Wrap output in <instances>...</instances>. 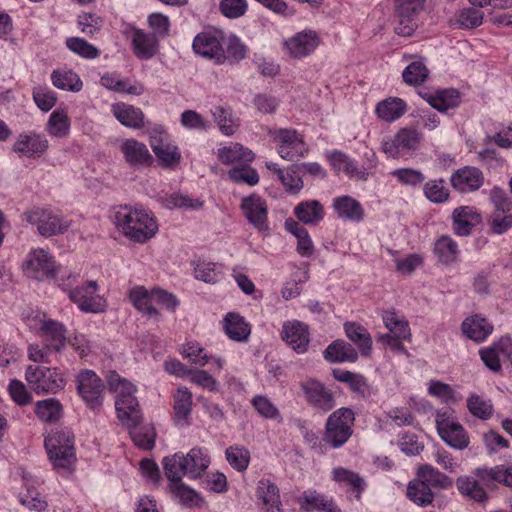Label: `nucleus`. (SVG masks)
Here are the masks:
<instances>
[{"label": "nucleus", "instance_id": "58", "mask_svg": "<svg viewBox=\"0 0 512 512\" xmlns=\"http://www.w3.org/2000/svg\"><path fill=\"white\" fill-rule=\"evenodd\" d=\"M290 193H298L303 188V181L299 175V167L292 165L284 171H279L278 178Z\"/></svg>", "mask_w": 512, "mask_h": 512}, {"label": "nucleus", "instance_id": "32", "mask_svg": "<svg viewBox=\"0 0 512 512\" xmlns=\"http://www.w3.org/2000/svg\"><path fill=\"white\" fill-rule=\"evenodd\" d=\"M337 215L346 220L359 222L364 218V209L359 201L350 196H341L333 200Z\"/></svg>", "mask_w": 512, "mask_h": 512}, {"label": "nucleus", "instance_id": "43", "mask_svg": "<svg viewBox=\"0 0 512 512\" xmlns=\"http://www.w3.org/2000/svg\"><path fill=\"white\" fill-rule=\"evenodd\" d=\"M375 111L379 118L391 122L405 113L406 104L400 98H388L378 103Z\"/></svg>", "mask_w": 512, "mask_h": 512}, {"label": "nucleus", "instance_id": "64", "mask_svg": "<svg viewBox=\"0 0 512 512\" xmlns=\"http://www.w3.org/2000/svg\"><path fill=\"white\" fill-rule=\"evenodd\" d=\"M488 223L492 233L502 235L512 228V213H491Z\"/></svg>", "mask_w": 512, "mask_h": 512}, {"label": "nucleus", "instance_id": "56", "mask_svg": "<svg viewBox=\"0 0 512 512\" xmlns=\"http://www.w3.org/2000/svg\"><path fill=\"white\" fill-rule=\"evenodd\" d=\"M402 77L409 85H421L428 77V69L423 62L414 61L404 69Z\"/></svg>", "mask_w": 512, "mask_h": 512}, {"label": "nucleus", "instance_id": "24", "mask_svg": "<svg viewBox=\"0 0 512 512\" xmlns=\"http://www.w3.org/2000/svg\"><path fill=\"white\" fill-rule=\"evenodd\" d=\"M376 156L373 152L370 153V157H368V166L363 169H359L355 162L347 157L342 152H335L332 155V164L338 170H342L349 177L357 178L361 180H366L369 175V170L376 166Z\"/></svg>", "mask_w": 512, "mask_h": 512}, {"label": "nucleus", "instance_id": "12", "mask_svg": "<svg viewBox=\"0 0 512 512\" xmlns=\"http://www.w3.org/2000/svg\"><path fill=\"white\" fill-rule=\"evenodd\" d=\"M421 138L422 135L417 130L403 128L393 139L384 141L382 148L387 155L393 158L402 157L416 150Z\"/></svg>", "mask_w": 512, "mask_h": 512}, {"label": "nucleus", "instance_id": "23", "mask_svg": "<svg viewBox=\"0 0 512 512\" xmlns=\"http://www.w3.org/2000/svg\"><path fill=\"white\" fill-rule=\"evenodd\" d=\"M453 231L458 236H468L481 221L480 215L470 206H460L452 213Z\"/></svg>", "mask_w": 512, "mask_h": 512}, {"label": "nucleus", "instance_id": "63", "mask_svg": "<svg viewBox=\"0 0 512 512\" xmlns=\"http://www.w3.org/2000/svg\"><path fill=\"white\" fill-rule=\"evenodd\" d=\"M219 9L225 17L236 19L246 13L248 4L246 0H221Z\"/></svg>", "mask_w": 512, "mask_h": 512}, {"label": "nucleus", "instance_id": "19", "mask_svg": "<svg viewBox=\"0 0 512 512\" xmlns=\"http://www.w3.org/2000/svg\"><path fill=\"white\" fill-rule=\"evenodd\" d=\"M451 185L461 193L478 190L484 183L482 171L476 167L465 166L456 170L451 176Z\"/></svg>", "mask_w": 512, "mask_h": 512}, {"label": "nucleus", "instance_id": "1", "mask_svg": "<svg viewBox=\"0 0 512 512\" xmlns=\"http://www.w3.org/2000/svg\"><path fill=\"white\" fill-rule=\"evenodd\" d=\"M110 390L117 393L115 408L119 420L129 429V434L136 446L144 450H151L155 444L156 433L150 424L141 425L142 413L139 403L134 396L136 387L111 371L107 376Z\"/></svg>", "mask_w": 512, "mask_h": 512}, {"label": "nucleus", "instance_id": "17", "mask_svg": "<svg viewBox=\"0 0 512 512\" xmlns=\"http://www.w3.org/2000/svg\"><path fill=\"white\" fill-rule=\"evenodd\" d=\"M279 140L278 153L287 161H295L303 157L308 151L305 143L300 139L295 130L279 129L276 132Z\"/></svg>", "mask_w": 512, "mask_h": 512}, {"label": "nucleus", "instance_id": "22", "mask_svg": "<svg viewBox=\"0 0 512 512\" xmlns=\"http://www.w3.org/2000/svg\"><path fill=\"white\" fill-rule=\"evenodd\" d=\"M39 332L40 336L45 340L48 349L59 352L66 345L67 330L65 326L58 321L52 319L43 320Z\"/></svg>", "mask_w": 512, "mask_h": 512}, {"label": "nucleus", "instance_id": "49", "mask_svg": "<svg viewBox=\"0 0 512 512\" xmlns=\"http://www.w3.org/2000/svg\"><path fill=\"white\" fill-rule=\"evenodd\" d=\"M214 121L217 123L220 131L225 135L234 134L237 124L233 119V114L230 108L223 106H215L211 109Z\"/></svg>", "mask_w": 512, "mask_h": 512}, {"label": "nucleus", "instance_id": "40", "mask_svg": "<svg viewBox=\"0 0 512 512\" xmlns=\"http://www.w3.org/2000/svg\"><path fill=\"white\" fill-rule=\"evenodd\" d=\"M257 496L271 512H282L278 487L268 479H261L257 486Z\"/></svg>", "mask_w": 512, "mask_h": 512}, {"label": "nucleus", "instance_id": "53", "mask_svg": "<svg viewBox=\"0 0 512 512\" xmlns=\"http://www.w3.org/2000/svg\"><path fill=\"white\" fill-rule=\"evenodd\" d=\"M385 327L397 338H410L411 332L408 322L396 315L395 312H388L383 316Z\"/></svg>", "mask_w": 512, "mask_h": 512}, {"label": "nucleus", "instance_id": "57", "mask_svg": "<svg viewBox=\"0 0 512 512\" xmlns=\"http://www.w3.org/2000/svg\"><path fill=\"white\" fill-rule=\"evenodd\" d=\"M170 490L179 498L181 503L185 506L198 505L199 495L198 493L184 484L182 480L170 481Z\"/></svg>", "mask_w": 512, "mask_h": 512}, {"label": "nucleus", "instance_id": "20", "mask_svg": "<svg viewBox=\"0 0 512 512\" xmlns=\"http://www.w3.org/2000/svg\"><path fill=\"white\" fill-rule=\"evenodd\" d=\"M193 50L198 55L214 60L216 64L225 61V53L218 38L210 32L199 33L194 38Z\"/></svg>", "mask_w": 512, "mask_h": 512}, {"label": "nucleus", "instance_id": "54", "mask_svg": "<svg viewBox=\"0 0 512 512\" xmlns=\"http://www.w3.org/2000/svg\"><path fill=\"white\" fill-rule=\"evenodd\" d=\"M66 46L73 53L86 59H95L100 51L94 45L79 37H71L66 40Z\"/></svg>", "mask_w": 512, "mask_h": 512}, {"label": "nucleus", "instance_id": "33", "mask_svg": "<svg viewBox=\"0 0 512 512\" xmlns=\"http://www.w3.org/2000/svg\"><path fill=\"white\" fill-rule=\"evenodd\" d=\"M129 299L133 306L150 318H157L159 313L153 306L154 296L152 290L148 291L144 286H135L129 291Z\"/></svg>", "mask_w": 512, "mask_h": 512}, {"label": "nucleus", "instance_id": "13", "mask_svg": "<svg viewBox=\"0 0 512 512\" xmlns=\"http://www.w3.org/2000/svg\"><path fill=\"white\" fill-rule=\"evenodd\" d=\"M300 386L307 403L313 408L327 413L335 407L336 402L333 392L321 382L309 379L302 382Z\"/></svg>", "mask_w": 512, "mask_h": 512}, {"label": "nucleus", "instance_id": "35", "mask_svg": "<svg viewBox=\"0 0 512 512\" xmlns=\"http://www.w3.org/2000/svg\"><path fill=\"white\" fill-rule=\"evenodd\" d=\"M317 44L316 35L312 32L299 33L285 42V46L295 58L307 56L314 51Z\"/></svg>", "mask_w": 512, "mask_h": 512}, {"label": "nucleus", "instance_id": "41", "mask_svg": "<svg viewBox=\"0 0 512 512\" xmlns=\"http://www.w3.org/2000/svg\"><path fill=\"white\" fill-rule=\"evenodd\" d=\"M346 336L357 345L362 355H369L372 348V339L367 329L356 323L344 325Z\"/></svg>", "mask_w": 512, "mask_h": 512}, {"label": "nucleus", "instance_id": "39", "mask_svg": "<svg viewBox=\"0 0 512 512\" xmlns=\"http://www.w3.org/2000/svg\"><path fill=\"white\" fill-rule=\"evenodd\" d=\"M100 83L108 90L118 93H127L131 95H140L143 92L141 85H132L128 79H122L117 73H106L101 79Z\"/></svg>", "mask_w": 512, "mask_h": 512}, {"label": "nucleus", "instance_id": "9", "mask_svg": "<svg viewBox=\"0 0 512 512\" xmlns=\"http://www.w3.org/2000/svg\"><path fill=\"white\" fill-rule=\"evenodd\" d=\"M98 284L94 280L70 290L69 298L78 308L86 313H101L107 308L104 297L97 293Z\"/></svg>", "mask_w": 512, "mask_h": 512}, {"label": "nucleus", "instance_id": "36", "mask_svg": "<svg viewBox=\"0 0 512 512\" xmlns=\"http://www.w3.org/2000/svg\"><path fill=\"white\" fill-rule=\"evenodd\" d=\"M456 487L460 494L469 500L477 503H485L488 500V494L483 486L472 476H460L456 479Z\"/></svg>", "mask_w": 512, "mask_h": 512}, {"label": "nucleus", "instance_id": "62", "mask_svg": "<svg viewBox=\"0 0 512 512\" xmlns=\"http://www.w3.org/2000/svg\"><path fill=\"white\" fill-rule=\"evenodd\" d=\"M69 131L68 117L64 112L53 111L48 121V132L55 137H63Z\"/></svg>", "mask_w": 512, "mask_h": 512}, {"label": "nucleus", "instance_id": "46", "mask_svg": "<svg viewBox=\"0 0 512 512\" xmlns=\"http://www.w3.org/2000/svg\"><path fill=\"white\" fill-rule=\"evenodd\" d=\"M434 252L444 264H451L457 259L458 245L447 235L441 236L435 243Z\"/></svg>", "mask_w": 512, "mask_h": 512}, {"label": "nucleus", "instance_id": "51", "mask_svg": "<svg viewBox=\"0 0 512 512\" xmlns=\"http://www.w3.org/2000/svg\"><path fill=\"white\" fill-rule=\"evenodd\" d=\"M229 178L235 183H245L255 186L259 182L257 171L249 166V163L237 165L228 171Z\"/></svg>", "mask_w": 512, "mask_h": 512}, {"label": "nucleus", "instance_id": "28", "mask_svg": "<svg viewBox=\"0 0 512 512\" xmlns=\"http://www.w3.org/2000/svg\"><path fill=\"white\" fill-rule=\"evenodd\" d=\"M158 41L154 34L145 33L143 30L135 29L132 35V46L134 54L142 60L151 59L157 51Z\"/></svg>", "mask_w": 512, "mask_h": 512}, {"label": "nucleus", "instance_id": "27", "mask_svg": "<svg viewBox=\"0 0 512 512\" xmlns=\"http://www.w3.org/2000/svg\"><path fill=\"white\" fill-rule=\"evenodd\" d=\"M300 509L304 512H311L314 510L325 512H339L338 507L332 499H328L324 495L315 490H308L298 500Z\"/></svg>", "mask_w": 512, "mask_h": 512}, {"label": "nucleus", "instance_id": "16", "mask_svg": "<svg viewBox=\"0 0 512 512\" xmlns=\"http://www.w3.org/2000/svg\"><path fill=\"white\" fill-rule=\"evenodd\" d=\"M241 209L250 224L259 231H267L269 229L267 215L268 207L260 196L252 194L244 197L241 203Z\"/></svg>", "mask_w": 512, "mask_h": 512}, {"label": "nucleus", "instance_id": "2", "mask_svg": "<svg viewBox=\"0 0 512 512\" xmlns=\"http://www.w3.org/2000/svg\"><path fill=\"white\" fill-rule=\"evenodd\" d=\"M116 227L131 240L144 243L158 231V224L151 212L141 206H121L114 214Z\"/></svg>", "mask_w": 512, "mask_h": 512}, {"label": "nucleus", "instance_id": "42", "mask_svg": "<svg viewBox=\"0 0 512 512\" xmlns=\"http://www.w3.org/2000/svg\"><path fill=\"white\" fill-rule=\"evenodd\" d=\"M53 85L61 90L79 92L83 83L80 77L72 70L57 69L51 73Z\"/></svg>", "mask_w": 512, "mask_h": 512}, {"label": "nucleus", "instance_id": "5", "mask_svg": "<svg viewBox=\"0 0 512 512\" xmlns=\"http://www.w3.org/2000/svg\"><path fill=\"white\" fill-rule=\"evenodd\" d=\"M25 377L30 389L37 394H55L66 384L64 377L56 368L28 366Z\"/></svg>", "mask_w": 512, "mask_h": 512}, {"label": "nucleus", "instance_id": "8", "mask_svg": "<svg viewBox=\"0 0 512 512\" xmlns=\"http://www.w3.org/2000/svg\"><path fill=\"white\" fill-rule=\"evenodd\" d=\"M24 217L29 223L36 225L39 234L44 237L64 234L70 226V223L60 215L43 208L27 211Z\"/></svg>", "mask_w": 512, "mask_h": 512}, {"label": "nucleus", "instance_id": "15", "mask_svg": "<svg viewBox=\"0 0 512 512\" xmlns=\"http://www.w3.org/2000/svg\"><path fill=\"white\" fill-rule=\"evenodd\" d=\"M120 151L125 161L134 169L150 167L154 163V158L147 146L136 139H124L121 142Z\"/></svg>", "mask_w": 512, "mask_h": 512}, {"label": "nucleus", "instance_id": "10", "mask_svg": "<svg viewBox=\"0 0 512 512\" xmlns=\"http://www.w3.org/2000/svg\"><path fill=\"white\" fill-rule=\"evenodd\" d=\"M23 270L28 278L42 281L54 278L57 267L53 257L46 250L39 248L28 254Z\"/></svg>", "mask_w": 512, "mask_h": 512}, {"label": "nucleus", "instance_id": "60", "mask_svg": "<svg viewBox=\"0 0 512 512\" xmlns=\"http://www.w3.org/2000/svg\"><path fill=\"white\" fill-rule=\"evenodd\" d=\"M226 459L234 469L242 472L249 465L250 454L245 448L231 446L226 449Z\"/></svg>", "mask_w": 512, "mask_h": 512}, {"label": "nucleus", "instance_id": "21", "mask_svg": "<svg viewBox=\"0 0 512 512\" xmlns=\"http://www.w3.org/2000/svg\"><path fill=\"white\" fill-rule=\"evenodd\" d=\"M282 339L297 353H305L309 344L308 327L299 321L283 324Z\"/></svg>", "mask_w": 512, "mask_h": 512}, {"label": "nucleus", "instance_id": "30", "mask_svg": "<svg viewBox=\"0 0 512 512\" xmlns=\"http://www.w3.org/2000/svg\"><path fill=\"white\" fill-rule=\"evenodd\" d=\"M324 358L331 363L355 362L358 352L344 340H335L324 351Z\"/></svg>", "mask_w": 512, "mask_h": 512}, {"label": "nucleus", "instance_id": "55", "mask_svg": "<svg viewBox=\"0 0 512 512\" xmlns=\"http://www.w3.org/2000/svg\"><path fill=\"white\" fill-rule=\"evenodd\" d=\"M154 152L158 159L159 165L163 168H172L176 166L181 160V154L177 146L166 143L161 148H157Z\"/></svg>", "mask_w": 512, "mask_h": 512}, {"label": "nucleus", "instance_id": "11", "mask_svg": "<svg viewBox=\"0 0 512 512\" xmlns=\"http://www.w3.org/2000/svg\"><path fill=\"white\" fill-rule=\"evenodd\" d=\"M102 380L92 370H84L77 375V391L86 405L97 410L103 404Z\"/></svg>", "mask_w": 512, "mask_h": 512}, {"label": "nucleus", "instance_id": "38", "mask_svg": "<svg viewBox=\"0 0 512 512\" xmlns=\"http://www.w3.org/2000/svg\"><path fill=\"white\" fill-rule=\"evenodd\" d=\"M112 110L116 119L127 127L139 129L144 124V114L140 108L127 104H116Z\"/></svg>", "mask_w": 512, "mask_h": 512}, {"label": "nucleus", "instance_id": "25", "mask_svg": "<svg viewBox=\"0 0 512 512\" xmlns=\"http://www.w3.org/2000/svg\"><path fill=\"white\" fill-rule=\"evenodd\" d=\"M462 333L477 343L484 341L493 331V325L481 315H472L461 324Z\"/></svg>", "mask_w": 512, "mask_h": 512}, {"label": "nucleus", "instance_id": "3", "mask_svg": "<svg viewBox=\"0 0 512 512\" xmlns=\"http://www.w3.org/2000/svg\"><path fill=\"white\" fill-rule=\"evenodd\" d=\"M163 468L169 481L182 480L184 475L190 479L200 478L210 465V456L204 448L194 447L186 456L175 453L164 457Z\"/></svg>", "mask_w": 512, "mask_h": 512}, {"label": "nucleus", "instance_id": "59", "mask_svg": "<svg viewBox=\"0 0 512 512\" xmlns=\"http://www.w3.org/2000/svg\"><path fill=\"white\" fill-rule=\"evenodd\" d=\"M467 407L473 416L482 420L489 419L493 413V406L490 401H486L476 394H472L467 399Z\"/></svg>", "mask_w": 512, "mask_h": 512}, {"label": "nucleus", "instance_id": "4", "mask_svg": "<svg viewBox=\"0 0 512 512\" xmlns=\"http://www.w3.org/2000/svg\"><path fill=\"white\" fill-rule=\"evenodd\" d=\"M355 415L352 409L342 407L328 417L323 442L331 448L342 447L351 437Z\"/></svg>", "mask_w": 512, "mask_h": 512}, {"label": "nucleus", "instance_id": "34", "mask_svg": "<svg viewBox=\"0 0 512 512\" xmlns=\"http://www.w3.org/2000/svg\"><path fill=\"white\" fill-rule=\"evenodd\" d=\"M406 496L419 507H429L435 499V491H432L421 479L414 478L408 483Z\"/></svg>", "mask_w": 512, "mask_h": 512}, {"label": "nucleus", "instance_id": "37", "mask_svg": "<svg viewBox=\"0 0 512 512\" xmlns=\"http://www.w3.org/2000/svg\"><path fill=\"white\" fill-rule=\"evenodd\" d=\"M224 330L228 337L234 341H244L251 332L250 325L242 316L230 312L224 318Z\"/></svg>", "mask_w": 512, "mask_h": 512}, {"label": "nucleus", "instance_id": "29", "mask_svg": "<svg viewBox=\"0 0 512 512\" xmlns=\"http://www.w3.org/2000/svg\"><path fill=\"white\" fill-rule=\"evenodd\" d=\"M297 219L306 225H316L324 219V207L318 200H306L294 208Z\"/></svg>", "mask_w": 512, "mask_h": 512}, {"label": "nucleus", "instance_id": "50", "mask_svg": "<svg viewBox=\"0 0 512 512\" xmlns=\"http://www.w3.org/2000/svg\"><path fill=\"white\" fill-rule=\"evenodd\" d=\"M192 409V394L186 387L177 390L174 396V413L177 420H187Z\"/></svg>", "mask_w": 512, "mask_h": 512}, {"label": "nucleus", "instance_id": "44", "mask_svg": "<svg viewBox=\"0 0 512 512\" xmlns=\"http://www.w3.org/2000/svg\"><path fill=\"white\" fill-rule=\"evenodd\" d=\"M35 412L41 421L53 423L59 420L62 413V405L57 399L48 398L36 403Z\"/></svg>", "mask_w": 512, "mask_h": 512}, {"label": "nucleus", "instance_id": "61", "mask_svg": "<svg viewBox=\"0 0 512 512\" xmlns=\"http://www.w3.org/2000/svg\"><path fill=\"white\" fill-rule=\"evenodd\" d=\"M424 194L433 203H443L449 197V191L444 187V181L441 179L426 182Z\"/></svg>", "mask_w": 512, "mask_h": 512}, {"label": "nucleus", "instance_id": "47", "mask_svg": "<svg viewBox=\"0 0 512 512\" xmlns=\"http://www.w3.org/2000/svg\"><path fill=\"white\" fill-rule=\"evenodd\" d=\"M251 404L257 413L270 420H275L278 423L283 421L282 415L279 409L272 403V401L264 395H256L252 398Z\"/></svg>", "mask_w": 512, "mask_h": 512}, {"label": "nucleus", "instance_id": "45", "mask_svg": "<svg viewBox=\"0 0 512 512\" xmlns=\"http://www.w3.org/2000/svg\"><path fill=\"white\" fill-rule=\"evenodd\" d=\"M332 476L334 481L350 485L356 491L355 497L360 499L366 484L359 474L342 467H337L333 469Z\"/></svg>", "mask_w": 512, "mask_h": 512}, {"label": "nucleus", "instance_id": "14", "mask_svg": "<svg viewBox=\"0 0 512 512\" xmlns=\"http://www.w3.org/2000/svg\"><path fill=\"white\" fill-rule=\"evenodd\" d=\"M436 427L441 439L450 447L462 450L469 444V438L459 423L450 421L445 413H437Z\"/></svg>", "mask_w": 512, "mask_h": 512}, {"label": "nucleus", "instance_id": "31", "mask_svg": "<svg viewBox=\"0 0 512 512\" xmlns=\"http://www.w3.org/2000/svg\"><path fill=\"white\" fill-rule=\"evenodd\" d=\"M218 157L226 165H242L252 162L255 154L252 150L244 148L239 143L225 146L218 150Z\"/></svg>", "mask_w": 512, "mask_h": 512}, {"label": "nucleus", "instance_id": "52", "mask_svg": "<svg viewBox=\"0 0 512 512\" xmlns=\"http://www.w3.org/2000/svg\"><path fill=\"white\" fill-rule=\"evenodd\" d=\"M195 277L208 284L218 283L222 279L220 268L212 262L200 261L194 268Z\"/></svg>", "mask_w": 512, "mask_h": 512}, {"label": "nucleus", "instance_id": "48", "mask_svg": "<svg viewBox=\"0 0 512 512\" xmlns=\"http://www.w3.org/2000/svg\"><path fill=\"white\" fill-rule=\"evenodd\" d=\"M509 344V338H502L498 344L479 351L482 361L490 370L494 372L501 370L499 352H504L505 346Z\"/></svg>", "mask_w": 512, "mask_h": 512}, {"label": "nucleus", "instance_id": "18", "mask_svg": "<svg viewBox=\"0 0 512 512\" xmlns=\"http://www.w3.org/2000/svg\"><path fill=\"white\" fill-rule=\"evenodd\" d=\"M48 148V141L45 137L31 132L20 134L13 144L12 150L20 157H40Z\"/></svg>", "mask_w": 512, "mask_h": 512}, {"label": "nucleus", "instance_id": "26", "mask_svg": "<svg viewBox=\"0 0 512 512\" xmlns=\"http://www.w3.org/2000/svg\"><path fill=\"white\" fill-rule=\"evenodd\" d=\"M417 477L432 490H448L453 486V480L430 464H422L417 469Z\"/></svg>", "mask_w": 512, "mask_h": 512}, {"label": "nucleus", "instance_id": "6", "mask_svg": "<svg viewBox=\"0 0 512 512\" xmlns=\"http://www.w3.org/2000/svg\"><path fill=\"white\" fill-rule=\"evenodd\" d=\"M49 459L56 468H68L74 458V441L70 432L56 431L45 438Z\"/></svg>", "mask_w": 512, "mask_h": 512}, {"label": "nucleus", "instance_id": "7", "mask_svg": "<svg viewBox=\"0 0 512 512\" xmlns=\"http://www.w3.org/2000/svg\"><path fill=\"white\" fill-rule=\"evenodd\" d=\"M426 0H395V33L404 37L411 36L416 30L419 13L424 9Z\"/></svg>", "mask_w": 512, "mask_h": 512}]
</instances>
